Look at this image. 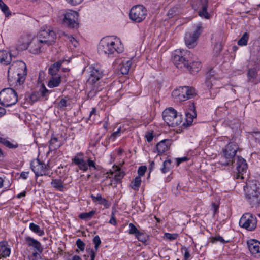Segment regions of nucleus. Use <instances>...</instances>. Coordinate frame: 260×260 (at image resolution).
I'll list each match as a JSON object with an SVG mask.
<instances>
[{"instance_id":"nucleus-44","label":"nucleus","mask_w":260,"mask_h":260,"mask_svg":"<svg viewBox=\"0 0 260 260\" xmlns=\"http://www.w3.org/2000/svg\"><path fill=\"white\" fill-rule=\"evenodd\" d=\"M135 236L139 241L142 243L146 242L148 239V236L140 231Z\"/></svg>"},{"instance_id":"nucleus-62","label":"nucleus","mask_w":260,"mask_h":260,"mask_svg":"<svg viewBox=\"0 0 260 260\" xmlns=\"http://www.w3.org/2000/svg\"><path fill=\"white\" fill-rule=\"evenodd\" d=\"M219 208L218 205L216 204L215 203H213L212 204V209L213 210V214H215L216 212L218 211Z\"/></svg>"},{"instance_id":"nucleus-51","label":"nucleus","mask_w":260,"mask_h":260,"mask_svg":"<svg viewBox=\"0 0 260 260\" xmlns=\"http://www.w3.org/2000/svg\"><path fill=\"white\" fill-rule=\"evenodd\" d=\"M181 250L182 252L184 251V260H188L190 257L188 248L186 247H182Z\"/></svg>"},{"instance_id":"nucleus-10","label":"nucleus","mask_w":260,"mask_h":260,"mask_svg":"<svg viewBox=\"0 0 260 260\" xmlns=\"http://www.w3.org/2000/svg\"><path fill=\"white\" fill-rule=\"evenodd\" d=\"M203 26L201 23H198L193 32H186L184 36V41L188 48H193L197 45V41L203 31Z\"/></svg>"},{"instance_id":"nucleus-47","label":"nucleus","mask_w":260,"mask_h":260,"mask_svg":"<svg viewBox=\"0 0 260 260\" xmlns=\"http://www.w3.org/2000/svg\"><path fill=\"white\" fill-rule=\"evenodd\" d=\"M125 173L123 171H118L116 172L114 175V180L115 181L116 183H117L122 179Z\"/></svg>"},{"instance_id":"nucleus-55","label":"nucleus","mask_w":260,"mask_h":260,"mask_svg":"<svg viewBox=\"0 0 260 260\" xmlns=\"http://www.w3.org/2000/svg\"><path fill=\"white\" fill-rule=\"evenodd\" d=\"M147 170V167L145 166H141L139 167L138 170V176H143Z\"/></svg>"},{"instance_id":"nucleus-4","label":"nucleus","mask_w":260,"mask_h":260,"mask_svg":"<svg viewBox=\"0 0 260 260\" xmlns=\"http://www.w3.org/2000/svg\"><path fill=\"white\" fill-rule=\"evenodd\" d=\"M191 56L189 51L177 49L173 52L172 59L178 69L186 71V69H188V63L191 61Z\"/></svg>"},{"instance_id":"nucleus-7","label":"nucleus","mask_w":260,"mask_h":260,"mask_svg":"<svg viewBox=\"0 0 260 260\" xmlns=\"http://www.w3.org/2000/svg\"><path fill=\"white\" fill-rule=\"evenodd\" d=\"M164 120L169 126L175 127L182 122L181 115H178L176 110L172 107L166 109L162 112Z\"/></svg>"},{"instance_id":"nucleus-57","label":"nucleus","mask_w":260,"mask_h":260,"mask_svg":"<svg viewBox=\"0 0 260 260\" xmlns=\"http://www.w3.org/2000/svg\"><path fill=\"white\" fill-rule=\"evenodd\" d=\"M165 237L167 239L170 240H173L177 238V234H171L169 233H166L165 234Z\"/></svg>"},{"instance_id":"nucleus-12","label":"nucleus","mask_w":260,"mask_h":260,"mask_svg":"<svg viewBox=\"0 0 260 260\" xmlns=\"http://www.w3.org/2000/svg\"><path fill=\"white\" fill-rule=\"evenodd\" d=\"M239 225L248 231H252L256 227V218L250 213L244 214L240 219Z\"/></svg>"},{"instance_id":"nucleus-14","label":"nucleus","mask_w":260,"mask_h":260,"mask_svg":"<svg viewBox=\"0 0 260 260\" xmlns=\"http://www.w3.org/2000/svg\"><path fill=\"white\" fill-rule=\"evenodd\" d=\"M147 15V10L142 5H136L132 7L129 12L130 19L135 22H142Z\"/></svg>"},{"instance_id":"nucleus-16","label":"nucleus","mask_w":260,"mask_h":260,"mask_svg":"<svg viewBox=\"0 0 260 260\" xmlns=\"http://www.w3.org/2000/svg\"><path fill=\"white\" fill-rule=\"evenodd\" d=\"M78 14L77 12L69 10L64 14L63 24L69 28H77Z\"/></svg>"},{"instance_id":"nucleus-41","label":"nucleus","mask_w":260,"mask_h":260,"mask_svg":"<svg viewBox=\"0 0 260 260\" xmlns=\"http://www.w3.org/2000/svg\"><path fill=\"white\" fill-rule=\"evenodd\" d=\"M0 142L9 148L14 149L18 147V145L17 143L13 144L9 141L2 138H0Z\"/></svg>"},{"instance_id":"nucleus-28","label":"nucleus","mask_w":260,"mask_h":260,"mask_svg":"<svg viewBox=\"0 0 260 260\" xmlns=\"http://www.w3.org/2000/svg\"><path fill=\"white\" fill-rule=\"evenodd\" d=\"M214 73V71L212 69L210 70L207 73V79L204 83V86L206 87V89L207 90H209L210 91V93H212V90L213 89L212 88V77L213 76Z\"/></svg>"},{"instance_id":"nucleus-18","label":"nucleus","mask_w":260,"mask_h":260,"mask_svg":"<svg viewBox=\"0 0 260 260\" xmlns=\"http://www.w3.org/2000/svg\"><path fill=\"white\" fill-rule=\"evenodd\" d=\"M50 91L42 84L38 91H34L30 96V99L33 102H36L42 98L47 100Z\"/></svg>"},{"instance_id":"nucleus-54","label":"nucleus","mask_w":260,"mask_h":260,"mask_svg":"<svg viewBox=\"0 0 260 260\" xmlns=\"http://www.w3.org/2000/svg\"><path fill=\"white\" fill-rule=\"evenodd\" d=\"M251 136L255 140L256 142L260 143V132H252L250 133Z\"/></svg>"},{"instance_id":"nucleus-20","label":"nucleus","mask_w":260,"mask_h":260,"mask_svg":"<svg viewBox=\"0 0 260 260\" xmlns=\"http://www.w3.org/2000/svg\"><path fill=\"white\" fill-rule=\"evenodd\" d=\"M233 161H235V162L230 166H232L233 167H235L237 171L240 174H243L246 172L247 164L246 160L240 156H237L233 159Z\"/></svg>"},{"instance_id":"nucleus-58","label":"nucleus","mask_w":260,"mask_h":260,"mask_svg":"<svg viewBox=\"0 0 260 260\" xmlns=\"http://www.w3.org/2000/svg\"><path fill=\"white\" fill-rule=\"evenodd\" d=\"M68 39L75 47H77L78 46L79 43L78 41L72 36H68Z\"/></svg>"},{"instance_id":"nucleus-19","label":"nucleus","mask_w":260,"mask_h":260,"mask_svg":"<svg viewBox=\"0 0 260 260\" xmlns=\"http://www.w3.org/2000/svg\"><path fill=\"white\" fill-rule=\"evenodd\" d=\"M42 41L34 38L28 44L29 51L34 54H38L42 52L43 45Z\"/></svg>"},{"instance_id":"nucleus-59","label":"nucleus","mask_w":260,"mask_h":260,"mask_svg":"<svg viewBox=\"0 0 260 260\" xmlns=\"http://www.w3.org/2000/svg\"><path fill=\"white\" fill-rule=\"evenodd\" d=\"M67 101L66 100H65L64 99H62L58 103V107L59 108L61 109V108L67 107Z\"/></svg>"},{"instance_id":"nucleus-42","label":"nucleus","mask_w":260,"mask_h":260,"mask_svg":"<svg viewBox=\"0 0 260 260\" xmlns=\"http://www.w3.org/2000/svg\"><path fill=\"white\" fill-rule=\"evenodd\" d=\"M210 242L212 243H216L217 242H220L222 244H225L228 243L229 242V240H225L222 237L220 236L219 235H216L214 237H212L210 238Z\"/></svg>"},{"instance_id":"nucleus-8","label":"nucleus","mask_w":260,"mask_h":260,"mask_svg":"<svg viewBox=\"0 0 260 260\" xmlns=\"http://www.w3.org/2000/svg\"><path fill=\"white\" fill-rule=\"evenodd\" d=\"M72 163L77 165L80 170L83 172L86 171L88 167L91 170L93 168L94 170H97L96 164L94 161L89 158L86 161L84 159V154L82 152L77 153L75 156L72 159Z\"/></svg>"},{"instance_id":"nucleus-6","label":"nucleus","mask_w":260,"mask_h":260,"mask_svg":"<svg viewBox=\"0 0 260 260\" xmlns=\"http://www.w3.org/2000/svg\"><path fill=\"white\" fill-rule=\"evenodd\" d=\"M18 101L17 92L11 88L3 89L0 92V104L5 107L15 105Z\"/></svg>"},{"instance_id":"nucleus-40","label":"nucleus","mask_w":260,"mask_h":260,"mask_svg":"<svg viewBox=\"0 0 260 260\" xmlns=\"http://www.w3.org/2000/svg\"><path fill=\"white\" fill-rule=\"evenodd\" d=\"M141 178L140 176H137L132 182L131 187L135 190H138L141 185Z\"/></svg>"},{"instance_id":"nucleus-15","label":"nucleus","mask_w":260,"mask_h":260,"mask_svg":"<svg viewBox=\"0 0 260 260\" xmlns=\"http://www.w3.org/2000/svg\"><path fill=\"white\" fill-rule=\"evenodd\" d=\"M16 67H17L18 70V73H17L18 76L17 82L18 83L19 85H21L24 83L25 80V76L27 74L26 66L24 62L21 61H15L10 65L8 73L10 70L15 69Z\"/></svg>"},{"instance_id":"nucleus-22","label":"nucleus","mask_w":260,"mask_h":260,"mask_svg":"<svg viewBox=\"0 0 260 260\" xmlns=\"http://www.w3.org/2000/svg\"><path fill=\"white\" fill-rule=\"evenodd\" d=\"M25 242L28 247H32L34 252L42 253L43 248L39 241L30 236L25 237Z\"/></svg>"},{"instance_id":"nucleus-61","label":"nucleus","mask_w":260,"mask_h":260,"mask_svg":"<svg viewBox=\"0 0 260 260\" xmlns=\"http://www.w3.org/2000/svg\"><path fill=\"white\" fill-rule=\"evenodd\" d=\"M109 222L113 225H115L117 223L116 219V218L115 217V214L113 212H112L111 213V217Z\"/></svg>"},{"instance_id":"nucleus-60","label":"nucleus","mask_w":260,"mask_h":260,"mask_svg":"<svg viewBox=\"0 0 260 260\" xmlns=\"http://www.w3.org/2000/svg\"><path fill=\"white\" fill-rule=\"evenodd\" d=\"M69 4L73 6H75L80 4L83 0H66Z\"/></svg>"},{"instance_id":"nucleus-64","label":"nucleus","mask_w":260,"mask_h":260,"mask_svg":"<svg viewBox=\"0 0 260 260\" xmlns=\"http://www.w3.org/2000/svg\"><path fill=\"white\" fill-rule=\"evenodd\" d=\"M29 172H22L20 174V177L23 179H26L28 177Z\"/></svg>"},{"instance_id":"nucleus-37","label":"nucleus","mask_w":260,"mask_h":260,"mask_svg":"<svg viewBox=\"0 0 260 260\" xmlns=\"http://www.w3.org/2000/svg\"><path fill=\"white\" fill-rule=\"evenodd\" d=\"M95 210H91L89 212L82 213L79 215V218L81 219L88 220L92 218L95 214Z\"/></svg>"},{"instance_id":"nucleus-34","label":"nucleus","mask_w":260,"mask_h":260,"mask_svg":"<svg viewBox=\"0 0 260 260\" xmlns=\"http://www.w3.org/2000/svg\"><path fill=\"white\" fill-rule=\"evenodd\" d=\"M5 243V242L0 243V259L6 258L10 254L11 249L6 246Z\"/></svg>"},{"instance_id":"nucleus-52","label":"nucleus","mask_w":260,"mask_h":260,"mask_svg":"<svg viewBox=\"0 0 260 260\" xmlns=\"http://www.w3.org/2000/svg\"><path fill=\"white\" fill-rule=\"evenodd\" d=\"M41 253L39 252L38 251L34 252L32 255L30 256V260H42L40 254Z\"/></svg>"},{"instance_id":"nucleus-21","label":"nucleus","mask_w":260,"mask_h":260,"mask_svg":"<svg viewBox=\"0 0 260 260\" xmlns=\"http://www.w3.org/2000/svg\"><path fill=\"white\" fill-rule=\"evenodd\" d=\"M191 104L185 113V122L183 123V125L187 127L192 124L193 119L197 116L194 103H192Z\"/></svg>"},{"instance_id":"nucleus-33","label":"nucleus","mask_w":260,"mask_h":260,"mask_svg":"<svg viewBox=\"0 0 260 260\" xmlns=\"http://www.w3.org/2000/svg\"><path fill=\"white\" fill-rule=\"evenodd\" d=\"M51 185L56 190L61 192L64 191L63 181L60 179H52L51 182Z\"/></svg>"},{"instance_id":"nucleus-5","label":"nucleus","mask_w":260,"mask_h":260,"mask_svg":"<svg viewBox=\"0 0 260 260\" xmlns=\"http://www.w3.org/2000/svg\"><path fill=\"white\" fill-rule=\"evenodd\" d=\"M238 149V146L236 143H229L222 150L223 155L219 160V163L223 166H230L233 164L235 162L233 159L236 157Z\"/></svg>"},{"instance_id":"nucleus-63","label":"nucleus","mask_w":260,"mask_h":260,"mask_svg":"<svg viewBox=\"0 0 260 260\" xmlns=\"http://www.w3.org/2000/svg\"><path fill=\"white\" fill-rule=\"evenodd\" d=\"M97 251H95V250L91 249L89 252V255L90 256V259H94L95 256H96V253Z\"/></svg>"},{"instance_id":"nucleus-38","label":"nucleus","mask_w":260,"mask_h":260,"mask_svg":"<svg viewBox=\"0 0 260 260\" xmlns=\"http://www.w3.org/2000/svg\"><path fill=\"white\" fill-rule=\"evenodd\" d=\"M251 55L255 56L257 60H260V44L258 45H254L251 51Z\"/></svg>"},{"instance_id":"nucleus-24","label":"nucleus","mask_w":260,"mask_h":260,"mask_svg":"<svg viewBox=\"0 0 260 260\" xmlns=\"http://www.w3.org/2000/svg\"><path fill=\"white\" fill-rule=\"evenodd\" d=\"M247 245L250 252L254 255L260 252V242L255 239H250L247 241Z\"/></svg>"},{"instance_id":"nucleus-43","label":"nucleus","mask_w":260,"mask_h":260,"mask_svg":"<svg viewBox=\"0 0 260 260\" xmlns=\"http://www.w3.org/2000/svg\"><path fill=\"white\" fill-rule=\"evenodd\" d=\"M0 8L6 17H8L11 15V13L9 10V7L3 2V1H0Z\"/></svg>"},{"instance_id":"nucleus-1","label":"nucleus","mask_w":260,"mask_h":260,"mask_svg":"<svg viewBox=\"0 0 260 260\" xmlns=\"http://www.w3.org/2000/svg\"><path fill=\"white\" fill-rule=\"evenodd\" d=\"M98 51L101 55L113 58L123 51L121 44H118L109 37L102 38L98 45Z\"/></svg>"},{"instance_id":"nucleus-35","label":"nucleus","mask_w":260,"mask_h":260,"mask_svg":"<svg viewBox=\"0 0 260 260\" xmlns=\"http://www.w3.org/2000/svg\"><path fill=\"white\" fill-rule=\"evenodd\" d=\"M29 229L34 233L37 234L40 236L44 235L45 233L43 229H41L39 225L35 223L31 222L29 225Z\"/></svg>"},{"instance_id":"nucleus-45","label":"nucleus","mask_w":260,"mask_h":260,"mask_svg":"<svg viewBox=\"0 0 260 260\" xmlns=\"http://www.w3.org/2000/svg\"><path fill=\"white\" fill-rule=\"evenodd\" d=\"M120 129L113 132L107 139H106V145L109 143L110 141H114L116 138L119 136Z\"/></svg>"},{"instance_id":"nucleus-26","label":"nucleus","mask_w":260,"mask_h":260,"mask_svg":"<svg viewBox=\"0 0 260 260\" xmlns=\"http://www.w3.org/2000/svg\"><path fill=\"white\" fill-rule=\"evenodd\" d=\"M93 202H98V204L103 205L105 208H109L111 204L105 199L102 197L101 194H98L96 196L93 194L90 196Z\"/></svg>"},{"instance_id":"nucleus-31","label":"nucleus","mask_w":260,"mask_h":260,"mask_svg":"<svg viewBox=\"0 0 260 260\" xmlns=\"http://www.w3.org/2000/svg\"><path fill=\"white\" fill-rule=\"evenodd\" d=\"M61 83L60 75L51 76L48 81V86L49 88H54L58 87Z\"/></svg>"},{"instance_id":"nucleus-46","label":"nucleus","mask_w":260,"mask_h":260,"mask_svg":"<svg viewBox=\"0 0 260 260\" xmlns=\"http://www.w3.org/2000/svg\"><path fill=\"white\" fill-rule=\"evenodd\" d=\"M171 163V160L170 159L166 160L163 162V167L161 169L163 173H166L169 171Z\"/></svg>"},{"instance_id":"nucleus-48","label":"nucleus","mask_w":260,"mask_h":260,"mask_svg":"<svg viewBox=\"0 0 260 260\" xmlns=\"http://www.w3.org/2000/svg\"><path fill=\"white\" fill-rule=\"evenodd\" d=\"M93 243L94 244V249L96 251L99 250V247L101 244V240L98 235L95 236L93 239Z\"/></svg>"},{"instance_id":"nucleus-56","label":"nucleus","mask_w":260,"mask_h":260,"mask_svg":"<svg viewBox=\"0 0 260 260\" xmlns=\"http://www.w3.org/2000/svg\"><path fill=\"white\" fill-rule=\"evenodd\" d=\"M145 138L148 142L152 141L154 136L152 131H148L146 133L145 136Z\"/></svg>"},{"instance_id":"nucleus-2","label":"nucleus","mask_w":260,"mask_h":260,"mask_svg":"<svg viewBox=\"0 0 260 260\" xmlns=\"http://www.w3.org/2000/svg\"><path fill=\"white\" fill-rule=\"evenodd\" d=\"M246 198L252 208L260 205V182L257 180L249 181L244 187Z\"/></svg>"},{"instance_id":"nucleus-17","label":"nucleus","mask_w":260,"mask_h":260,"mask_svg":"<svg viewBox=\"0 0 260 260\" xmlns=\"http://www.w3.org/2000/svg\"><path fill=\"white\" fill-rule=\"evenodd\" d=\"M46 168L47 166L45 163L38 159L32 160L30 163V168L35 174L36 178L42 176V173Z\"/></svg>"},{"instance_id":"nucleus-13","label":"nucleus","mask_w":260,"mask_h":260,"mask_svg":"<svg viewBox=\"0 0 260 260\" xmlns=\"http://www.w3.org/2000/svg\"><path fill=\"white\" fill-rule=\"evenodd\" d=\"M193 9L198 12L199 16L203 18L209 19L211 15L207 12L208 0H196L192 2Z\"/></svg>"},{"instance_id":"nucleus-39","label":"nucleus","mask_w":260,"mask_h":260,"mask_svg":"<svg viewBox=\"0 0 260 260\" xmlns=\"http://www.w3.org/2000/svg\"><path fill=\"white\" fill-rule=\"evenodd\" d=\"M249 35L247 32H245L238 40L237 44L239 46H246L247 44L248 41L249 40Z\"/></svg>"},{"instance_id":"nucleus-32","label":"nucleus","mask_w":260,"mask_h":260,"mask_svg":"<svg viewBox=\"0 0 260 260\" xmlns=\"http://www.w3.org/2000/svg\"><path fill=\"white\" fill-rule=\"evenodd\" d=\"M62 62L61 61H57L51 65L48 69V73L51 76L59 75L57 74L59 71Z\"/></svg>"},{"instance_id":"nucleus-3","label":"nucleus","mask_w":260,"mask_h":260,"mask_svg":"<svg viewBox=\"0 0 260 260\" xmlns=\"http://www.w3.org/2000/svg\"><path fill=\"white\" fill-rule=\"evenodd\" d=\"M87 72L88 73V78L87 81V84L91 86V89L88 92V96L89 98H92L99 91L96 85L98 84V82L103 76V70L100 64H94L88 68Z\"/></svg>"},{"instance_id":"nucleus-49","label":"nucleus","mask_w":260,"mask_h":260,"mask_svg":"<svg viewBox=\"0 0 260 260\" xmlns=\"http://www.w3.org/2000/svg\"><path fill=\"white\" fill-rule=\"evenodd\" d=\"M129 231L128 233L129 234L135 235L136 236L139 232L136 226L132 223H130L129 224Z\"/></svg>"},{"instance_id":"nucleus-11","label":"nucleus","mask_w":260,"mask_h":260,"mask_svg":"<svg viewBox=\"0 0 260 260\" xmlns=\"http://www.w3.org/2000/svg\"><path fill=\"white\" fill-rule=\"evenodd\" d=\"M38 40L42 41L44 44L47 45H52L55 40L56 34L54 31L50 28L44 26L41 27L40 31L38 34V36L36 37Z\"/></svg>"},{"instance_id":"nucleus-23","label":"nucleus","mask_w":260,"mask_h":260,"mask_svg":"<svg viewBox=\"0 0 260 260\" xmlns=\"http://www.w3.org/2000/svg\"><path fill=\"white\" fill-rule=\"evenodd\" d=\"M171 144V141L168 139H164L158 143L156 146L158 154L160 155L167 151L170 149Z\"/></svg>"},{"instance_id":"nucleus-29","label":"nucleus","mask_w":260,"mask_h":260,"mask_svg":"<svg viewBox=\"0 0 260 260\" xmlns=\"http://www.w3.org/2000/svg\"><path fill=\"white\" fill-rule=\"evenodd\" d=\"M188 66V69H186V71H189L191 74H195L201 69V63L200 61H193L191 59Z\"/></svg>"},{"instance_id":"nucleus-9","label":"nucleus","mask_w":260,"mask_h":260,"mask_svg":"<svg viewBox=\"0 0 260 260\" xmlns=\"http://www.w3.org/2000/svg\"><path fill=\"white\" fill-rule=\"evenodd\" d=\"M173 94L177 96L180 101L193 98L197 95L195 88L190 86H181L177 90L173 91Z\"/></svg>"},{"instance_id":"nucleus-30","label":"nucleus","mask_w":260,"mask_h":260,"mask_svg":"<svg viewBox=\"0 0 260 260\" xmlns=\"http://www.w3.org/2000/svg\"><path fill=\"white\" fill-rule=\"evenodd\" d=\"M61 145V142L58 140L57 138L52 137L49 141V151H55L58 149Z\"/></svg>"},{"instance_id":"nucleus-25","label":"nucleus","mask_w":260,"mask_h":260,"mask_svg":"<svg viewBox=\"0 0 260 260\" xmlns=\"http://www.w3.org/2000/svg\"><path fill=\"white\" fill-rule=\"evenodd\" d=\"M12 61V55L10 53L5 51H0V63L4 65L10 64Z\"/></svg>"},{"instance_id":"nucleus-53","label":"nucleus","mask_w":260,"mask_h":260,"mask_svg":"<svg viewBox=\"0 0 260 260\" xmlns=\"http://www.w3.org/2000/svg\"><path fill=\"white\" fill-rule=\"evenodd\" d=\"M96 115V110L95 108H93L90 111L88 120L93 122L95 120V116Z\"/></svg>"},{"instance_id":"nucleus-36","label":"nucleus","mask_w":260,"mask_h":260,"mask_svg":"<svg viewBox=\"0 0 260 260\" xmlns=\"http://www.w3.org/2000/svg\"><path fill=\"white\" fill-rule=\"evenodd\" d=\"M257 76V72L256 68H252L248 70L247 73L248 81L256 84L254 82V80L256 78Z\"/></svg>"},{"instance_id":"nucleus-27","label":"nucleus","mask_w":260,"mask_h":260,"mask_svg":"<svg viewBox=\"0 0 260 260\" xmlns=\"http://www.w3.org/2000/svg\"><path fill=\"white\" fill-rule=\"evenodd\" d=\"M132 62L131 60H123L119 65V70L122 74L126 75L128 73Z\"/></svg>"},{"instance_id":"nucleus-50","label":"nucleus","mask_w":260,"mask_h":260,"mask_svg":"<svg viewBox=\"0 0 260 260\" xmlns=\"http://www.w3.org/2000/svg\"><path fill=\"white\" fill-rule=\"evenodd\" d=\"M76 245L81 251H84L85 244L80 239H77L76 242Z\"/></svg>"}]
</instances>
